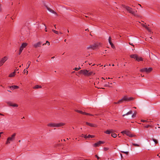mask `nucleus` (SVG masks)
<instances>
[{
    "label": "nucleus",
    "mask_w": 160,
    "mask_h": 160,
    "mask_svg": "<svg viewBox=\"0 0 160 160\" xmlns=\"http://www.w3.org/2000/svg\"><path fill=\"white\" fill-rule=\"evenodd\" d=\"M104 143V142L103 141H99L96 143H95L94 145V146L95 147H97L99 146L101 144H103Z\"/></svg>",
    "instance_id": "12"
},
{
    "label": "nucleus",
    "mask_w": 160,
    "mask_h": 160,
    "mask_svg": "<svg viewBox=\"0 0 160 160\" xmlns=\"http://www.w3.org/2000/svg\"><path fill=\"white\" fill-rule=\"evenodd\" d=\"M129 43L130 45L133 46H134V45H133V44L132 43H131L130 42H129Z\"/></svg>",
    "instance_id": "47"
},
{
    "label": "nucleus",
    "mask_w": 160,
    "mask_h": 160,
    "mask_svg": "<svg viewBox=\"0 0 160 160\" xmlns=\"http://www.w3.org/2000/svg\"><path fill=\"white\" fill-rule=\"evenodd\" d=\"M112 130L111 131H109V130H107L105 132L107 134H109L110 133H111Z\"/></svg>",
    "instance_id": "22"
},
{
    "label": "nucleus",
    "mask_w": 160,
    "mask_h": 160,
    "mask_svg": "<svg viewBox=\"0 0 160 160\" xmlns=\"http://www.w3.org/2000/svg\"><path fill=\"white\" fill-rule=\"evenodd\" d=\"M121 152H122L125 153L127 155H128V152H124V151H122Z\"/></svg>",
    "instance_id": "39"
},
{
    "label": "nucleus",
    "mask_w": 160,
    "mask_h": 160,
    "mask_svg": "<svg viewBox=\"0 0 160 160\" xmlns=\"http://www.w3.org/2000/svg\"><path fill=\"white\" fill-rule=\"evenodd\" d=\"M28 45L26 43H23L20 48L19 54L20 55L22 52L24 48H25Z\"/></svg>",
    "instance_id": "7"
},
{
    "label": "nucleus",
    "mask_w": 160,
    "mask_h": 160,
    "mask_svg": "<svg viewBox=\"0 0 160 160\" xmlns=\"http://www.w3.org/2000/svg\"><path fill=\"white\" fill-rule=\"evenodd\" d=\"M141 75L142 76V77H143L144 76V75H142H142Z\"/></svg>",
    "instance_id": "61"
},
{
    "label": "nucleus",
    "mask_w": 160,
    "mask_h": 160,
    "mask_svg": "<svg viewBox=\"0 0 160 160\" xmlns=\"http://www.w3.org/2000/svg\"><path fill=\"white\" fill-rule=\"evenodd\" d=\"M10 88H12L14 89H17V88H19L18 86H15V85L11 86H10Z\"/></svg>",
    "instance_id": "20"
},
{
    "label": "nucleus",
    "mask_w": 160,
    "mask_h": 160,
    "mask_svg": "<svg viewBox=\"0 0 160 160\" xmlns=\"http://www.w3.org/2000/svg\"><path fill=\"white\" fill-rule=\"evenodd\" d=\"M127 136L130 137H136V135H133L128 130H127V132L126 134Z\"/></svg>",
    "instance_id": "10"
},
{
    "label": "nucleus",
    "mask_w": 160,
    "mask_h": 160,
    "mask_svg": "<svg viewBox=\"0 0 160 160\" xmlns=\"http://www.w3.org/2000/svg\"><path fill=\"white\" fill-rule=\"evenodd\" d=\"M132 144L133 146H135L139 147V145L137 144L133 143Z\"/></svg>",
    "instance_id": "34"
},
{
    "label": "nucleus",
    "mask_w": 160,
    "mask_h": 160,
    "mask_svg": "<svg viewBox=\"0 0 160 160\" xmlns=\"http://www.w3.org/2000/svg\"><path fill=\"white\" fill-rule=\"evenodd\" d=\"M8 92H11V91H10V90H8Z\"/></svg>",
    "instance_id": "60"
},
{
    "label": "nucleus",
    "mask_w": 160,
    "mask_h": 160,
    "mask_svg": "<svg viewBox=\"0 0 160 160\" xmlns=\"http://www.w3.org/2000/svg\"><path fill=\"white\" fill-rule=\"evenodd\" d=\"M142 25L144 27H145V26H146V25H145L144 24H142Z\"/></svg>",
    "instance_id": "50"
},
{
    "label": "nucleus",
    "mask_w": 160,
    "mask_h": 160,
    "mask_svg": "<svg viewBox=\"0 0 160 160\" xmlns=\"http://www.w3.org/2000/svg\"><path fill=\"white\" fill-rule=\"evenodd\" d=\"M42 42H39L37 43H35L33 45L34 47L35 48H37L38 47H41V44Z\"/></svg>",
    "instance_id": "11"
},
{
    "label": "nucleus",
    "mask_w": 160,
    "mask_h": 160,
    "mask_svg": "<svg viewBox=\"0 0 160 160\" xmlns=\"http://www.w3.org/2000/svg\"><path fill=\"white\" fill-rule=\"evenodd\" d=\"M89 72V71H88L87 70H80L79 72L80 74H83L85 75H87L88 74V72Z\"/></svg>",
    "instance_id": "9"
},
{
    "label": "nucleus",
    "mask_w": 160,
    "mask_h": 160,
    "mask_svg": "<svg viewBox=\"0 0 160 160\" xmlns=\"http://www.w3.org/2000/svg\"><path fill=\"white\" fill-rule=\"evenodd\" d=\"M136 112H135L132 115V118H134L136 116Z\"/></svg>",
    "instance_id": "31"
},
{
    "label": "nucleus",
    "mask_w": 160,
    "mask_h": 160,
    "mask_svg": "<svg viewBox=\"0 0 160 160\" xmlns=\"http://www.w3.org/2000/svg\"><path fill=\"white\" fill-rule=\"evenodd\" d=\"M105 87H111L109 85L106 84L104 86Z\"/></svg>",
    "instance_id": "43"
},
{
    "label": "nucleus",
    "mask_w": 160,
    "mask_h": 160,
    "mask_svg": "<svg viewBox=\"0 0 160 160\" xmlns=\"http://www.w3.org/2000/svg\"><path fill=\"white\" fill-rule=\"evenodd\" d=\"M46 8L50 12L53 14L57 15V13L55 11H54L53 10H52L50 8H48L47 6H46Z\"/></svg>",
    "instance_id": "13"
},
{
    "label": "nucleus",
    "mask_w": 160,
    "mask_h": 160,
    "mask_svg": "<svg viewBox=\"0 0 160 160\" xmlns=\"http://www.w3.org/2000/svg\"><path fill=\"white\" fill-rule=\"evenodd\" d=\"M85 30L86 31H89V30L88 29H86Z\"/></svg>",
    "instance_id": "55"
},
{
    "label": "nucleus",
    "mask_w": 160,
    "mask_h": 160,
    "mask_svg": "<svg viewBox=\"0 0 160 160\" xmlns=\"http://www.w3.org/2000/svg\"><path fill=\"white\" fill-rule=\"evenodd\" d=\"M92 45L89 46L87 47V49L88 50L92 49Z\"/></svg>",
    "instance_id": "32"
},
{
    "label": "nucleus",
    "mask_w": 160,
    "mask_h": 160,
    "mask_svg": "<svg viewBox=\"0 0 160 160\" xmlns=\"http://www.w3.org/2000/svg\"><path fill=\"white\" fill-rule=\"evenodd\" d=\"M42 88V86H41L36 85H35L34 87H33V88L34 89H38V88Z\"/></svg>",
    "instance_id": "18"
},
{
    "label": "nucleus",
    "mask_w": 160,
    "mask_h": 160,
    "mask_svg": "<svg viewBox=\"0 0 160 160\" xmlns=\"http://www.w3.org/2000/svg\"><path fill=\"white\" fill-rule=\"evenodd\" d=\"M65 124V123L61 122L59 123H56V127L58 128L62 126H64Z\"/></svg>",
    "instance_id": "15"
},
{
    "label": "nucleus",
    "mask_w": 160,
    "mask_h": 160,
    "mask_svg": "<svg viewBox=\"0 0 160 160\" xmlns=\"http://www.w3.org/2000/svg\"><path fill=\"white\" fill-rule=\"evenodd\" d=\"M112 66H114V64H112Z\"/></svg>",
    "instance_id": "63"
},
{
    "label": "nucleus",
    "mask_w": 160,
    "mask_h": 160,
    "mask_svg": "<svg viewBox=\"0 0 160 160\" xmlns=\"http://www.w3.org/2000/svg\"><path fill=\"white\" fill-rule=\"evenodd\" d=\"M145 28H146L149 32H151L150 30L149 29V28L147 26H146L145 27H144Z\"/></svg>",
    "instance_id": "29"
},
{
    "label": "nucleus",
    "mask_w": 160,
    "mask_h": 160,
    "mask_svg": "<svg viewBox=\"0 0 160 160\" xmlns=\"http://www.w3.org/2000/svg\"><path fill=\"white\" fill-rule=\"evenodd\" d=\"M8 59V57L6 56H5L2 58L0 60V66H2Z\"/></svg>",
    "instance_id": "6"
},
{
    "label": "nucleus",
    "mask_w": 160,
    "mask_h": 160,
    "mask_svg": "<svg viewBox=\"0 0 160 160\" xmlns=\"http://www.w3.org/2000/svg\"><path fill=\"white\" fill-rule=\"evenodd\" d=\"M152 140L155 142V144H157L158 143V142L156 139L152 138Z\"/></svg>",
    "instance_id": "24"
},
{
    "label": "nucleus",
    "mask_w": 160,
    "mask_h": 160,
    "mask_svg": "<svg viewBox=\"0 0 160 160\" xmlns=\"http://www.w3.org/2000/svg\"><path fill=\"white\" fill-rule=\"evenodd\" d=\"M152 70V68H144L141 69L140 71L142 72H145L146 73H148L151 72Z\"/></svg>",
    "instance_id": "4"
},
{
    "label": "nucleus",
    "mask_w": 160,
    "mask_h": 160,
    "mask_svg": "<svg viewBox=\"0 0 160 160\" xmlns=\"http://www.w3.org/2000/svg\"><path fill=\"white\" fill-rule=\"evenodd\" d=\"M131 58H133L135 59L136 60L138 61H140L142 60V58L141 57H139L136 54H132L130 56Z\"/></svg>",
    "instance_id": "5"
},
{
    "label": "nucleus",
    "mask_w": 160,
    "mask_h": 160,
    "mask_svg": "<svg viewBox=\"0 0 160 160\" xmlns=\"http://www.w3.org/2000/svg\"><path fill=\"white\" fill-rule=\"evenodd\" d=\"M75 111L78 112L82 114H85L86 115H90V116H93V115H92V114H90L89 113H86L85 112H82V111H81L78 110H76Z\"/></svg>",
    "instance_id": "8"
},
{
    "label": "nucleus",
    "mask_w": 160,
    "mask_h": 160,
    "mask_svg": "<svg viewBox=\"0 0 160 160\" xmlns=\"http://www.w3.org/2000/svg\"><path fill=\"white\" fill-rule=\"evenodd\" d=\"M46 43L48 45H50L49 42L48 41H46Z\"/></svg>",
    "instance_id": "44"
},
{
    "label": "nucleus",
    "mask_w": 160,
    "mask_h": 160,
    "mask_svg": "<svg viewBox=\"0 0 160 160\" xmlns=\"http://www.w3.org/2000/svg\"><path fill=\"white\" fill-rule=\"evenodd\" d=\"M31 63V62L30 61H28V65L27 66V67L26 68V69H27L29 67L30 65V64Z\"/></svg>",
    "instance_id": "23"
},
{
    "label": "nucleus",
    "mask_w": 160,
    "mask_h": 160,
    "mask_svg": "<svg viewBox=\"0 0 160 160\" xmlns=\"http://www.w3.org/2000/svg\"><path fill=\"white\" fill-rule=\"evenodd\" d=\"M45 31H46V32H47V29H46V27L45 28Z\"/></svg>",
    "instance_id": "56"
},
{
    "label": "nucleus",
    "mask_w": 160,
    "mask_h": 160,
    "mask_svg": "<svg viewBox=\"0 0 160 160\" xmlns=\"http://www.w3.org/2000/svg\"><path fill=\"white\" fill-rule=\"evenodd\" d=\"M99 44L98 43H96L93 45H92V49L94 50L96 48H97Z\"/></svg>",
    "instance_id": "17"
},
{
    "label": "nucleus",
    "mask_w": 160,
    "mask_h": 160,
    "mask_svg": "<svg viewBox=\"0 0 160 160\" xmlns=\"http://www.w3.org/2000/svg\"><path fill=\"white\" fill-rule=\"evenodd\" d=\"M80 69H81V68L79 67V68H75L74 69L76 71H78Z\"/></svg>",
    "instance_id": "33"
},
{
    "label": "nucleus",
    "mask_w": 160,
    "mask_h": 160,
    "mask_svg": "<svg viewBox=\"0 0 160 160\" xmlns=\"http://www.w3.org/2000/svg\"><path fill=\"white\" fill-rule=\"evenodd\" d=\"M54 27H55V29H56V25H54Z\"/></svg>",
    "instance_id": "54"
},
{
    "label": "nucleus",
    "mask_w": 160,
    "mask_h": 160,
    "mask_svg": "<svg viewBox=\"0 0 160 160\" xmlns=\"http://www.w3.org/2000/svg\"><path fill=\"white\" fill-rule=\"evenodd\" d=\"M112 136L113 137L115 138H116L117 136V135L115 133H112Z\"/></svg>",
    "instance_id": "27"
},
{
    "label": "nucleus",
    "mask_w": 160,
    "mask_h": 160,
    "mask_svg": "<svg viewBox=\"0 0 160 160\" xmlns=\"http://www.w3.org/2000/svg\"><path fill=\"white\" fill-rule=\"evenodd\" d=\"M26 72L27 74L28 73V71L27 70Z\"/></svg>",
    "instance_id": "53"
},
{
    "label": "nucleus",
    "mask_w": 160,
    "mask_h": 160,
    "mask_svg": "<svg viewBox=\"0 0 160 160\" xmlns=\"http://www.w3.org/2000/svg\"><path fill=\"white\" fill-rule=\"evenodd\" d=\"M59 33L61 34H62V32H60Z\"/></svg>",
    "instance_id": "58"
},
{
    "label": "nucleus",
    "mask_w": 160,
    "mask_h": 160,
    "mask_svg": "<svg viewBox=\"0 0 160 160\" xmlns=\"http://www.w3.org/2000/svg\"><path fill=\"white\" fill-rule=\"evenodd\" d=\"M127 130L123 131L121 132V133H122V134H126V133L127 132Z\"/></svg>",
    "instance_id": "38"
},
{
    "label": "nucleus",
    "mask_w": 160,
    "mask_h": 160,
    "mask_svg": "<svg viewBox=\"0 0 160 160\" xmlns=\"http://www.w3.org/2000/svg\"><path fill=\"white\" fill-rule=\"evenodd\" d=\"M110 44L111 45V47L112 48H115V47H114V46L113 44V43H110Z\"/></svg>",
    "instance_id": "41"
},
{
    "label": "nucleus",
    "mask_w": 160,
    "mask_h": 160,
    "mask_svg": "<svg viewBox=\"0 0 160 160\" xmlns=\"http://www.w3.org/2000/svg\"><path fill=\"white\" fill-rule=\"evenodd\" d=\"M123 6L129 13L132 14L133 15L135 16H137L136 14V13L137 12V11H133L132 10V9L128 6H125L124 5H123Z\"/></svg>",
    "instance_id": "2"
},
{
    "label": "nucleus",
    "mask_w": 160,
    "mask_h": 160,
    "mask_svg": "<svg viewBox=\"0 0 160 160\" xmlns=\"http://www.w3.org/2000/svg\"><path fill=\"white\" fill-rule=\"evenodd\" d=\"M86 124L87 125H89L91 127H97V125H96L93 123H90L87 122H86Z\"/></svg>",
    "instance_id": "16"
},
{
    "label": "nucleus",
    "mask_w": 160,
    "mask_h": 160,
    "mask_svg": "<svg viewBox=\"0 0 160 160\" xmlns=\"http://www.w3.org/2000/svg\"><path fill=\"white\" fill-rule=\"evenodd\" d=\"M149 127H151V126L149 125H148L147 126H145V127L146 128H148Z\"/></svg>",
    "instance_id": "46"
},
{
    "label": "nucleus",
    "mask_w": 160,
    "mask_h": 160,
    "mask_svg": "<svg viewBox=\"0 0 160 160\" xmlns=\"http://www.w3.org/2000/svg\"><path fill=\"white\" fill-rule=\"evenodd\" d=\"M132 113V111H130L129 112H128L126 114H123L122 116L123 117L124 116L126 115H128L129 114H131Z\"/></svg>",
    "instance_id": "21"
},
{
    "label": "nucleus",
    "mask_w": 160,
    "mask_h": 160,
    "mask_svg": "<svg viewBox=\"0 0 160 160\" xmlns=\"http://www.w3.org/2000/svg\"><path fill=\"white\" fill-rule=\"evenodd\" d=\"M0 115L4 116V115L2 113H0Z\"/></svg>",
    "instance_id": "52"
},
{
    "label": "nucleus",
    "mask_w": 160,
    "mask_h": 160,
    "mask_svg": "<svg viewBox=\"0 0 160 160\" xmlns=\"http://www.w3.org/2000/svg\"><path fill=\"white\" fill-rule=\"evenodd\" d=\"M88 160V159H84V160L82 159V160Z\"/></svg>",
    "instance_id": "64"
},
{
    "label": "nucleus",
    "mask_w": 160,
    "mask_h": 160,
    "mask_svg": "<svg viewBox=\"0 0 160 160\" xmlns=\"http://www.w3.org/2000/svg\"><path fill=\"white\" fill-rule=\"evenodd\" d=\"M52 31L54 32L56 34H58V32L57 31H55V30H54L53 29H52Z\"/></svg>",
    "instance_id": "30"
},
{
    "label": "nucleus",
    "mask_w": 160,
    "mask_h": 160,
    "mask_svg": "<svg viewBox=\"0 0 160 160\" xmlns=\"http://www.w3.org/2000/svg\"><path fill=\"white\" fill-rule=\"evenodd\" d=\"M15 72H16L15 71L14 72H13L12 73L10 74L9 76V77H14L15 76Z\"/></svg>",
    "instance_id": "19"
},
{
    "label": "nucleus",
    "mask_w": 160,
    "mask_h": 160,
    "mask_svg": "<svg viewBox=\"0 0 160 160\" xmlns=\"http://www.w3.org/2000/svg\"><path fill=\"white\" fill-rule=\"evenodd\" d=\"M141 121L142 122H149V121L146 120H141Z\"/></svg>",
    "instance_id": "37"
},
{
    "label": "nucleus",
    "mask_w": 160,
    "mask_h": 160,
    "mask_svg": "<svg viewBox=\"0 0 160 160\" xmlns=\"http://www.w3.org/2000/svg\"><path fill=\"white\" fill-rule=\"evenodd\" d=\"M12 107H18V105L17 104H15V103H12Z\"/></svg>",
    "instance_id": "25"
},
{
    "label": "nucleus",
    "mask_w": 160,
    "mask_h": 160,
    "mask_svg": "<svg viewBox=\"0 0 160 160\" xmlns=\"http://www.w3.org/2000/svg\"><path fill=\"white\" fill-rule=\"evenodd\" d=\"M92 73H93V72H92L89 71V72H88V76L90 75H92Z\"/></svg>",
    "instance_id": "28"
},
{
    "label": "nucleus",
    "mask_w": 160,
    "mask_h": 160,
    "mask_svg": "<svg viewBox=\"0 0 160 160\" xmlns=\"http://www.w3.org/2000/svg\"><path fill=\"white\" fill-rule=\"evenodd\" d=\"M2 133H3V132H0V138L1 137V134H2Z\"/></svg>",
    "instance_id": "51"
},
{
    "label": "nucleus",
    "mask_w": 160,
    "mask_h": 160,
    "mask_svg": "<svg viewBox=\"0 0 160 160\" xmlns=\"http://www.w3.org/2000/svg\"><path fill=\"white\" fill-rule=\"evenodd\" d=\"M111 37H109V39H108V41H109V43H112L111 42Z\"/></svg>",
    "instance_id": "35"
},
{
    "label": "nucleus",
    "mask_w": 160,
    "mask_h": 160,
    "mask_svg": "<svg viewBox=\"0 0 160 160\" xmlns=\"http://www.w3.org/2000/svg\"><path fill=\"white\" fill-rule=\"evenodd\" d=\"M108 148H104V150L105 151H107L108 150Z\"/></svg>",
    "instance_id": "42"
},
{
    "label": "nucleus",
    "mask_w": 160,
    "mask_h": 160,
    "mask_svg": "<svg viewBox=\"0 0 160 160\" xmlns=\"http://www.w3.org/2000/svg\"><path fill=\"white\" fill-rule=\"evenodd\" d=\"M88 138H93L94 137V136H93V135H89L88 136Z\"/></svg>",
    "instance_id": "36"
},
{
    "label": "nucleus",
    "mask_w": 160,
    "mask_h": 160,
    "mask_svg": "<svg viewBox=\"0 0 160 160\" xmlns=\"http://www.w3.org/2000/svg\"><path fill=\"white\" fill-rule=\"evenodd\" d=\"M95 157H96L98 159H100V157H98L97 155H95Z\"/></svg>",
    "instance_id": "45"
},
{
    "label": "nucleus",
    "mask_w": 160,
    "mask_h": 160,
    "mask_svg": "<svg viewBox=\"0 0 160 160\" xmlns=\"http://www.w3.org/2000/svg\"><path fill=\"white\" fill-rule=\"evenodd\" d=\"M84 138H88V136H87V135H85L84 136Z\"/></svg>",
    "instance_id": "49"
},
{
    "label": "nucleus",
    "mask_w": 160,
    "mask_h": 160,
    "mask_svg": "<svg viewBox=\"0 0 160 160\" xmlns=\"http://www.w3.org/2000/svg\"><path fill=\"white\" fill-rule=\"evenodd\" d=\"M121 157L122 158V154H121Z\"/></svg>",
    "instance_id": "62"
},
{
    "label": "nucleus",
    "mask_w": 160,
    "mask_h": 160,
    "mask_svg": "<svg viewBox=\"0 0 160 160\" xmlns=\"http://www.w3.org/2000/svg\"><path fill=\"white\" fill-rule=\"evenodd\" d=\"M16 133H13L11 136L8 137L7 140L6 144H9L11 142H13L15 139Z\"/></svg>",
    "instance_id": "1"
},
{
    "label": "nucleus",
    "mask_w": 160,
    "mask_h": 160,
    "mask_svg": "<svg viewBox=\"0 0 160 160\" xmlns=\"http://www.w3.org/2000/svg\"><path fill=\"white\" fill-rule=\"evenodd\" d=\"M120 101V100H119V101L117 102H114V103L118 104H120V103H122V102H119Z\"/></svg>",
    "instance_id": "40"
},
{
    "label": "nucleus",
    "mask_w": 160,
    "mask_h": 160,
    "mask_svg": "<svg viewBox=\"0 0 160 160\" xmlns=\"http://www.w3.org/2000/svg\"><path fill=\"white\" fill-rule=\"evenodd\" d=\"M7 103L8 105L11 106H12V103L11 102H7Z\"/></svg>",
    "instance_id": "26"
},
{
    "label": "nucleus",
    "mask_w": 160,
    "mask_h": 160,
    "mask_svg": "<svg viewBox=\"0 0 160 160\" xmlns=\"http://www.w3.org/2000/svg\"><path fill=\"white\" fill-rule=\"evenodd\" d=\"M26 69H24V70H23V72L24 73H25V72H26Z\"/></svg>",
    "instance_id": "48"
},
{
    "label": "nucleus",
    "mask_w": 160,
    "mask_h": 160,
    "mask_svg": "<svg viewBox=\"0 0 160 160\" xmlns=\"http://www.w3.org/2000/svg\"><path fill=\"white\" fill-rule=\"evenodd\" d=\"M46 44V43H44V44H42V45H43V46H44V45H45Z\"/></svg>",
    "instance_id": "57"
},
{
    "label": "nucleus",
    "mask_w": 160,
    "mask_h": 160,
    "mask_svg": "<svg viewBox=\"0 0 160 160\" xmlns=\"http://www.w3.org/2000/svg\"><path fill=\"white\" fill-rule=\"evenodd\" d=\"M134 99V98H128L127 96H125L122 99L120 100L119 102H123V101H130L133 100Z\"/></svg>",
    "instance_id": "3"
},
{
    "label": "nucleus",
    "mask_w": 160,
    "mask_h": 160,
    "mask_svg": "<svg viewBox=\"0 0 160 160\" xmlns=\"http://www.w3.org/2000/svg\"><path fill=\"white\" fill-rule=\"evenodd\" d=\"M21 141L20 140H19L18 142H21Z\"/></svg>",
    "instance_id": "59"
},
{
    "label": "nucleus",
    "mask_w": 160,
    "mask_h": 160,
    "mask_svg": "<svg viewBox=\"0 0 160 160\" xmlns=\"http://www.w3.org/2000/svg\"><path fill=\"white\" fill-rule=\"evenodd\" d=\"M48 127H56V123H50L47 125Z\"/></svg>",
    "instance_id": "14"
}]
</instances>
